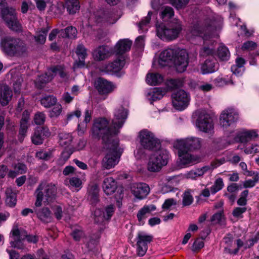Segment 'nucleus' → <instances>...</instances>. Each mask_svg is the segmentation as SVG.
<instances>
[{"mask_svg": "<svg viewBox=\"0 0 259 259\" xmlns=\"http://www.w3.org/2000/svg\"><path fill=\"white\" fill-rule=\"evenodd\" d=\"M13 240L10 242L11 246L19 249H24L25 246L22 242L26 236V232L22 229L14 227L11 231Z\"/></svg>", "mask_w": 259, "mask_h": 259, "instance_id": "obj_17", "label": "nucleus"}, {"mask_svg": "<svg viewBox=\"0 0 259 259\" xmlns=\"http://www.w3.org/2000/svg\"><path fill=\"white\" fill-rule=\"evenodd\" d=\"M217 55L218 58L222 61L228 60L230 56L228 49L224 45H221L218 48Z\"/></svg>", "mask_w": 259, "mask_h": 259, "instance_id": "obj_41", "label": "nucleus"}, {"mask_svg": "<svg viewBox=\"0 0 259 259\" xmlns=\"http://www.w3.org/2000/svg\"><path fill=\"white\" fill-rule=\"evenodd\" d=\"M75 52L79 60L76 63L74 67H81L84 66V60L87 56L86 49L82 45H78L77 46Z\"/></svg>", "mask_w": 259, "mask_h": 259, "instance_id": "obj_32", "label": "nucleus"}, {"mask_svg": "<svg viewBox=\"0 0 259 259\" xmlns=\"http://www.w3.org/2000/svg\"><path fill=\"white\" fill-rule=\"evenodd\" d=\"M57 99L53 96H47L41 98V104L45 108H50L55 105Z\"/></svg>", "mask_w": 259, "mask_h": 259, "instance_id": "obj_42", "label": "nucleus"}, {"mask_svg": "<svg viewBox=\"0 0 259 259\" xmlns=\"http://www.w3.org/2000/svg\"><path fill=\"white\" fill-rule=\"evenodd\" d=\"M117 57L113 62L108 63L104 66L102 71L110 72H118L124 66L127 58L126 55H117Z\"/></svg>", "mask_w": 259, "mask_h": 259, "instance_id": "obj_16", "label": "nucleus"}, {"mask_svg": "<svg viewBox=\"0 0 259 259\" xmlns=\"http://www.w3.org/2000/svg\"><path fill=\"white\" fill-rule=\"evenodd\" d=\"M163 81L162 76L159 73H148L146 77V82L150 85H156Z\"/></svg>", "mask_w": 259, "mask_h": 259, "instance_id": "obj_37", "label": "nucleus"}, {"mask_svg": "<svg viewBox=\"0 0 259 259\" xmlns=\"http://www.w3.org/2000/svg\"><path fill=\"white\" fill-rule=\"evenodd\" d=\"M182 30L180 21L175 19L170 23L156 25V35L163 41H169L177 39Z\"/></svg>", "mask_w": 259, "mask_h": 259, "instance_id": "obj_3", "label": "nucleus"}, {"mask_svg": "<svg viewBox=\"0 0 259 259\" xmlns=\"http://www.w3.org/2000/svg\"><path fill=\"white\" fill-rule=\"evenodd\" d=\"M214 50L212 48L208 47H204L202 48L199 52L200 56L201 57H206L208 56L209 57H212V55L213 54Z\"/></svg>", "mask_w": 259, "mask_h": 259, "instance_id": "obj_54", "label": "nucleus"}, {"mask_svg": "<svg viewBox=\"0 0 259 259\" xmlns=\"http://www.w3.org/2000/svg\"><path fill=\"white\" fill-rule=\"evenodd\" d=\"M216 24L213 17L201 19L193 25L190 33L192 36L200 37L206 40L216 29Z\"/></svg>", "mask_w": 259, "mask_h": 259, "instance_id": "obj_4", "label": "nucleus"}, {"mask_svg": "<svg viewBox=\"0 0 259 259\" xmlns=\"http://www.w3.org/2000/svg\"><path fill=\"white\" fill-rule=\"evenodd\" d=\"M28 127V122L25 121L24 120H21L19 135L24 137L26 135Z\"/></svg>", "mask_w": 259, "mask_h": 259, "instance_id": "obj_59", "label": "nucleus"}, {"mask_svg": "<svg viewBox=\"0 0 259 259\" xmlns=\"http://www.w3.org/2000/svg\"><path fill=\"white\" fill-rule=\"evenodd\" d=\"M119 18L115 13H108L105 14L104 20L109 24H113L117 21Z\"/></svg>", "mask_w": 259, "mask_h": 259, "instance_id": "obj_52", "label": "nucleus"}, {"mask_svg": "<svg viewBox=\"0 0 259 259\" xmlns=\"http://www.w3.org/2000/svg\"><path fill=\"white\" fill-rule=\"evenodd\" d=\"M62 110L61 105H56L50 112V116L51 117H57L60 115Z\"/></svg>", "mask_w": 259, "mask_h": 259, "instance_id": "obj_62", "label": "nucleus"}, {"mask_svg": "<svg viewBox=\"0 0 259 259\" xmlns=\"http://www.w3.org/2000/svg\"><path fill=\"white\" fill-rule=\"evenodd\" d=\"M156 209V206L151 204L149 205H145L141 208L137 215L138 220L139 222L142 221L143 219L147 217V215L150 213L152 211Z\"/></svg>", "mask_w": 259, "mask_h": 259, "instance_id": "obj_35", "label": "nucleus"}, {"mask_svg": "<svg viewBox=\"0 0 259 259\" xmlns=\"http://www.w3.org/2000/svg\"><path fill=\"white\" fill-rule=\"evenodd\" d=\"M95 221L96 223H100L105 220L104 212L99 208L96 209L94 211Z\"/></svg>", "mask_w": 259, "mask_h": 259, "instance_id": "obj_58", "label": "nucleus"}, {"mask_svg": "<svg viewBox=\"0 0 259 259\" xmlns=\"http://www.w3.org/2000/svg\"><path fill=\"white\" fill-rule=\"evenodd\" d=\"M57 71V67H54L51 68L47 73H45V74H42L39 76L36 81L37 84L38 83L40 84L38 85V87L41 88L43 87L44 84H45L47 82H48L50 81H51L53 78V73H56Z\"/></svg>", "mask_w": 259, "mask_h": 259, "instance_id": "obj_31", "label": "nucleus"}, {"mask_svg": "<svg viewBox=\"0 0 259 259\" xmlns=\"http://www.w3.org/2000/svg\"><path fill=\"white\" fill-rule=\"evenodd\" d=\"M117 183L112 177L106 178L104 179L103 189L107 195L113 194L117 189Z\"/></svg>", "mask_w": 259, "mask_h": 259, "instance_id": "obj_29", "label": "nucleus"}, {"mask_svg": "<svg viewBox=\"0 0 259 259\" xmlns=\"http://www.w3.org/2000/svg\"><path fill=\"white\" fill-rule=\"evenodd\" d=\"M190 189L185 191L183 195V205L185 206L191 205L193 202V197Z\"/></svg>", "mask_w": 259, "mask_h": 259, "instance_id": "obj_47", "label": "nucleus"}, {"mask_svg": "<svg viewBox=\"0 0 259 259\" xmlns=\"http://www.w3.org/2000/svg\"><path fill=\"white\" fill-rule=\"evenodd\" d=\"M224 183L222 178L217 179L214 184L210 188V192L214 194L220 191L224 187Z\"/></svg>", "mask_w": 259, "mask_h": 259, "instance_id": "obj_50", "label": "nucleus"}, {"mask_svg": "<svg viewBox=\"0 0 259 259\" xmlns=\"http://www.w3.org/2000/svg\"><path fill=\"white\" fill-rule=\"evenodd\" d=\"M6 203L10 207H14L17 202L16 194L13 192L11 188H8L6 190Z\"/></svg>", "mask_w": 259, "mask_h": 259, "instance_id": "obj_36", "label": "nucleus"}, {"mask_svg": "<svg viewBox=\"0 0 259 259\" xmlns=\"http://www.w3.org/2000/svg\"><path fill=\"white\" fill-rule=\"evenodd\" d=\"M99 187L98 185L93 184L88 187L89 199L93 204H96L99 201Z\"/></svg>", "mask_w": 259, "mask_h": 259, "instance_id": "obj_34", "label": "nucleus"}, {"mask_svg": "<svg viewBox=\"0 0 259 259\" xmlns=\"http://www.w3.org/2000/svg\"><path fill=\"white\" fill-rule=\"evenodd\" d=\"M115 211V207L113 205H109L107 206L104 211L105 220H109L111 219Z\"/></svg>", "mask_w": 259, "mask_h": 259, "instance_id": "obj_56", "label": "nucleus"}, {"mask_svg": "<svg viewBox=\"0 0 259 259\" xmlns=\"http://www.w3.org/2000/svg\"><path fill=\"white\" fill-rule=\"evenodd\" d=\"M174 15L173 9L169 6H163L160 8L159 16L163 21H167Z\"/></svg>", "mask_w": 259, "mask_h": 259, "instance_id": "obj_38", "label": "nucleus"}, {"mask_svg": "<svg viewBox=\"0 0 259 259\" xmlns=\"http://www.w3.org/2000/svg\"><path fill=\"white\" fill-rule=\"evenodd\" d=\"M173 106L177 110H182L189 105L190 96L187 92L183 90H179L171 95Z\"/></svg>", "mask_w": 259, "mask_h": 259, "instance_id": "obj_11", "label": "nucleus"}, {"mask_svg": "<svg viewBox=\"0 0 259 259\" xmlns=\"http://www.w3.org/2000/svg\"><path fill=\"white\" fill-rule=\"evenodd\" d=\"M66 8L69 14H74L77 12L80 5L78 0H66Z\"/></svg>", "mask_w": 259, "mask_h": 259, "instance_id": "obj_39", "label": "nucleus"}, {"mask_svg": "<svg viewBox=\"0 0 259 259\" xmlns=\"http://www.w3.org/2000/svg\"><path fill=\"white\" fill-rule=\"evenodd\" d=\"M244 152L246 154L258 153L259 152V145L256 144L252 145L248 147L245 148L244 150Z\"/></svg>", "mask_w": 259, "mask_h": 259, "instance_id": "obj_63", "label": "nucleus"}, {"mask_svg": "<svg viewBox=\"0 0 259 259\" xmlns=\"http://www.w3.org/2000/svg\"><path fill=\"white\" fill-rule=\"evenodd\" d=\"M65 184L76 188L78 191L82 188V183L79 178L76 177H72L69 179H66Z\"/></svg>", "mask_w": 259, "mask_h": 259, "instance_id": "obj_40", "label": "nucleus"}, {"mask_svg": "<svg viewBox=\"0 0 259 259\" xmlns=\"http://www.w3.org/2000/svg\"><path fill=\"white\" fill-rule=\"evenodd\" d=\"M221 163L214 162L212 163L211 167H210L209 166H205L201 168H198L194 170H191L187 174V178L191 179H196L198 177L203 176L207 171L217 167Z\"/></svg>", "mask_w": 259, "mask_h": 259, "instance_id": "obj_27", "label": "nucleus"}, {"mask_svg": "<svg viewBox=\"0 0 259 259\" xmlns=\"http://www.w3.org/2000/svg\"><path fill=\"white\" fill-rule=\"evenodd\" d=\"M71 235L76 241H79L85 236L84 233L80 227L74 228L72 229Z\"/></svg>", "mask_w": 259, "mask_h": 259, "instance_id": "obj_46", "label": "nucleus"}, {"mask_svg": "<svg viewBox=\"0 0 259 259\" xmlns=\"http://www.w3.org/2000/svg\"><path fill=\"white\" fill-rule=\"evenodd\" d=\"M77 34L76 29L72 26L67 27L64 30L61 31V35L62 37L75 38Z\"/></svg>", "mask_w": 259, "mask_h": 259, "instance_id": "obj_43", "label": "nucleus"}, {"mask_svg": "<svg viewBox=\"0 0 259 259\" xmlns=\"http://www.w3.org/2000/svg\"><path fill=\"white\" fill-rule=\"evenodd\" d=\"M166 90L160 88H154L150 89L146 94L147 99L152 104L153 102L160 100L165 94Z\"/></svg>", "mask_w": 259, "mask_h": 259, "instance_id": "obj_28", "label": "nucleus"}, {"mask_svg": "<svg viewBox=\"0 0 259 259\" xmlns=\"http://www.w3.org/2000/svg\"><path fill=\"white\" fill-rule=\"evenodd\" d=\"M258 134L255 130L244 131L238 135L239 140L241 143H246L257 137Z\"/></svg>", "mask_w": 259, "mask_h": 259, "instance_id": "obj_33", "label": "nucleus"}, {"mask_svg": "<svg viewBox=\"0 0 259 259\" xmlns=\"http://www.w3.org/2000/svg\"><path fill=\"white\" fill-rule=\"evenodd\" d=\"M152 14V12H149L147 16L144 17L138 24V27L139 28V30L141 31V32H145L147 31L148 27L147 26L150 22L151 19V16Z\"/></svg>", "mask_w": 259, "mask_h": 259, "instance_id": "obj_44", "label": "nucleus"}, {"mask_svg": "<svg viewBox=\"0 0 259 259\" xmlns=\"http://www.w3.org/2000/svg\"><path fill=\"white\" fill-rule=\"evenodd\" d=\"M132 45V41L127 38L119 40L114 48V52L116 55H125L129 51Z\"/></svg>", "mask_w": 259, "mask_h": 259, "instance_id": "obj_21", "label": "nucleus"}, {"mask_svg": "<svg viewBox=\"0 0 259 259\" xmlns=\"http://www.w3.org/2000/svg\"><path fill=\"white\" fill-rule=\"evenodd\" d=\"M48 30L45 28L42 29L34 36L35 41L39 44H43L46 40V36Z\"/></svg>", "mask_w": 259, "mask_h": 259, "instance_id": "obj_49", "label": "nucleus"}, {"mask_svg": "<svg viewBox=\"0 0 259 259\" xmlns=\"http://www.w3.org/2000/svg\"><path fill=\"white\" fill-rule=\"evenodd\" d=\"M112 54V51L107 46H100L93 53V56L96 61H103L109 58Z\"/></svg>", "mask_w": 259, "mask_h": 259, "instance_id": "obj_22", "label": "nucleus"}, {"mask_svg": "<svg viewBox=\"0 0 259 259\" xmlns=\"http://www.w3.org/2000/svg\"><path fill=\"white\" fill-rule=\"evenodd\" d=\"M46 115L43 112H38L35 113L34 121L37 125H42L46 121Z\"/></svg>", "mask_w": 259, "mask_h": 259, "instance_id": "obj_53", "label": "nucleus"}, {"mask_svg": "<svg viewBox=\"0 0 259 259\" xmlns=\"http://www.w3.org/2000/svg\"><path fill=\"white\" fill-rule=\"evenodd\" d=\"M188 60L189 55L186 49L170 46L161 52L158 63L159 65L164 66L168 63H172L178 72H183L188 65Z\"/></svg>", "mask_w": 259, "mask_h": 259, "instance_id": "obj_1", "label": "nucleus"}, {"mask_svg": "<svg viewBox=\"0 0 259 259\" xmlns=\"http://www.w3.org/2000/svg\"><path fill=\"white\" fill-rule=\"evenodd\" d=\"M34 212L36 213L37 217L42 222L48 223L52 221L51 213L49 209L47 207H44L41 209H38L35 206Z\"/></svg>", "mask_w": 259, "mask_h": 259, "instance_id": "obj_30", "label": "nucleus"}, {"mask_svg": "<svg viewBox=\"0 0 259 259\" xmlns=\"http://www.w3.org/2000/svg\"><path fill=\"white\" fill-rule=\"evenodd\" d=\"M13 50L11 56H22L27 54L28 47L24 40L16 38Z\"/></svg>", "mask_w": 259, "mask_h": 259, "instance_id": "obj_25", "label": "nucleus"}, {"mask_svg": "<svg viewBox=\"0 0 259 259\" xmlns=\"http://www.w3.org/2000/svg\"><path fill=\"white\" fill-rule=\"evenodd\" d=\"M169 153L165 150H161L152 155L147 163V168L151 172H157L162 166L167 163Z\"/></svg>", "mask_w": 259, "mask_h": 259, "instance_id": "obj_8", "label": "nucleus"}, {"mask_svg": "<svg viewBox=\"0 0 259 259\" xmlns=\"http://www.w3.org/2000/svg\"><path fill=\"white\" fill-rule=\"evenodd\" d=\"M127 117V111L122 106L117 108L114 112V117L112 120L113 125L118 130L121 128Z\"/></svg>", "mask_w": 259, "mask_h": 259, "instance_id": "obj_19", "label": "nucleus"}, {"mask_svg": "<svg viewBox=\"0 0 259 259\" xmlns=\"http://www.w3.org/2000/svg\"><path fill=\"white\" fill-rule=\"evenodd\" d=\"M257 47V44L252 41H247L244 42L242 46L241 49L243 51H252Z\"/></svg>", "mask_w": 259, "mask_h": 259, "instance_id": "obj_57", "label": "nucleus"}, {"mask_svg": "<svg viewBox=\"0 0 259 259\" xmlns=\"http://www.w3.org/2000/svg\"><path fill=\"white\" fill-rule=\"evenodd\" d=\"M13 92L11 88L7 84H2L0 87V103L3 106L8 104L11 100Z\"/></svg>", "mask_w": 259, "mask_h": 259, "instance_id": "obj_24", "label": "nucleus"}, {"mask_svg": "<svg viewBox=\"0 0 259 259\" xmlns=\"http://www.w3.org/2000/svg\"><path fill=\"white\" fill-rule=\"evenodd\" d=\"M238 119V113L233 108H228L224 110L220 117V124L224 128H227Z\"/></svg>", "mask_w": 259, "mask_h": 259, "instance_id": "obj_13", "label": "nucleus"}, {"mask_svg": "<svg viewBox=\"0 0 259 259\" xmlns=\"http://www.w3.org/2000/svg\"><path fill=\"white\" fill-rule=\"evenodd\" d=\"M131 191L133 194L138 199L145 198L150 192L148 185L145 183L134 184L131 187Z\"/></svg>", "mask_w": 259, "mask_h": 259, "instance_id": "obj_20", "label": "nucleus"}, {"mask_svg": "<svg viewBox=\"0 0 259 259\" xmlns=\"http://www.w3.org/2000/svg\"><path fill=\"white\" fill-rule=\"evenodd\" d=\"M259 181V172H256L254 176L253 179H249L245 180L243 183L244 188H252L255 186L256 183Z\"/></svg>", "mask_w": 259, "mask_h": 259, "instance_id": "obj_51", "label": "nucleus"}, {"mask_svg": "<svg viewBox=\"0 0 259 259\" xmlns=\"http://www.w3.org/2000/svg\"><path fill=\"white\" fill-rule=\"evenodd\" d=\"M174 144L190 151L200 149L201 146V141L199 138L190 137L177 140Z\"/></svg>", "mask_w": 259, "mask_h": 259, "instance_id": "obj_14", "label": "nucleus"}, {"mask_svg": "<svg viewBox=\"0 0 259 259\" xmlns=\"http://www.w3.org/2000/svg\"><path fill=\"white\" fill-rule=\"evenodd\" d=\"M197 119L196 126L199 131L206 133L211 134L213 132V123L209 114L205 111H199L197 113Z\"/></svg>", "mask_w": 259, "mask_h": 259, "instance_id": "obj_9", "label": "nucleus"}, {"mask_svg": "<svg viewBox=\"0 0 259 259\" xmlns=\"http://www.w3.org/2000/svg\"><path fill=\"white\" fill-rule=\"evenodd\" d=\"M5 3V0H0V10L3 19L11 30L15 31L21 30V26L17 20L15 10L12 8H4Z\"/></svg>", "mask_w": 259, "mask_h": 259, "instance_id": "obj_7", "label": "nucleus"}, {"mask_svg": "<svg viewBox=\"0 0 259 259\" xmlns=\"http://www.w3.org/2000/svg\"><path fill=\"white\" fill-rule=\"evenodd\" d=\"M174 147L178 150V154L180 163L183 165H192L200 161V157L196 155H193L190 153V151L182 147L174 144Z\"/></svg>", "mask_w": 259, "mask_h": 259, "instance_id": "obj_12", "label": "nucleus"}, {"mask_svg": "<svg viewBox=\"0 0 259 259\" xmlns=\"http://www.w3.org/2000/svg\"><path fill=\"white\" fill-rule=\"evenodd\" d=\"M219 65L213 57H209L202 64L201 70L203 74L210 73L215 72L218 69Z\"/></svg>", "mask_w": 259, "mask_h": 259, "instance_id": "obj_26", "label": "nucleus"}, {"mask_svg": "<svg viewBox=\"0 0 259 259\" xmlns=\"http://www.w3.org/2000/svg\"><path fill=\"white\" fill-rule=\"evenodd\" d=\"M177 204V201L175 199L173 198H169L166 199L162 204V207L164 209H168L171 206L173 205H176Z\"/></svg>", "mask_w": 259, "mask_h": 259, "instance_id": "obj_64", "label": "nucleus"}, {"mask_svg": "<svg viewBox=\"0 0 259 259\" xmlns=\"http://www.w3.org/2000/svg\"><path fill=\"white\" fill-rule=\"evenodd\" d=\"M170 3L177 8H182L189 3V0H169Z\"/></svg>", "mask_w": 259, "mask_h": 259, "instance_id": "obj_61", "label": "nucleus"}, {"mask_svg": "<svg viewBox=\"0 0 259 259\" xmlns=\"http://www.w3.org/2000/svg\"><path fill=\"white\" fill-rule=\"evenodd\" d=\"M81 115V111L79 109H76L75 110L68 113L66 116L67 122L71 120L74 117H76L78 118Z\"/></svg>", "mask_w": 259, "mask_h": 259, "instance_id": "obj_60", "label": "nucleus"}, {"mask_svg": "<svg viewBox=\"0 0 259 259\" xmlns=\"http://www.w3.org/2000/svg\"><path fill=\"white\" fill-rule=\"evenodd\" d=\"M95 87L100 95H108L115 88L112 82L102 77H99L96 80Z\"/></svg>", "mask_w": 259, "mask_h": 259, "instance_id": "obj_18", "label": "nucleus"}, {"mask_svg": "<svg viewBox=\"0 0 259 259\" xmlns=\"http://www.w3.org/2000/svg\"><path fill=\"white\" fill-rule=\"evenodd\" d=\"M57 188L52 183L46 182L40 183L35 191L36 201L35 206L39 207L42 205V201L49 203L53 201L56 195Z\"/></svg>", "mask_w": 259, "mask_h": 259, "instance_id": "obj_5", "label": "nucleus"}, {"mask_svg": "<svg viewBox=\"0 0 259 259\" xmlns=\"http://www.w3.org/2000/svg\"><path fill=\"white\" fill-rule=\"evenodd\" d=\"M153 239V236L147 235L144 232L138 233L137 242V251L139 256H143L147 250V244L149 243Z\"/></svg>", "mask_w": 259, "mask_h": 259, "instance_id": "obj_15", "label": "nucleus"}, {"mask_svg": "<svg viewBox=\"0 0 259 259\" xmlns=\"http://www.w3.org/2000/svg\"><path fill=\"white\" fill-rule=\"evenodd\" d=\"M16 37L10 36H6L1 40L0 46L2 51L9 55H12L14 45H15Z\"/></svg>", "mask_w": 259, "mask_h": 259, "instance_id": "obj_23", "label": "nucleus"}, {"mask_svg": "<svg viewBox=\"0 0 259 259\" xmlns=\"http://www.w3.org/2000/svg\"><path fill=\"white\" fill-rule=\"evenodd\" d=\"M118 147V140H112V142L105 144L104 148L108 151L102 161V165L104 168L109 169L118 163L120 154L117 152Z\"/></svg>", "mask_w": 259, "mask_h": 259, "instance_id": "obj_6", "label": "nucleus"}, {"mask_svg": "<svg viewBox=\"0 0 259 259\" xmlns=\"http://www.w3.org/2000/svg\"><path fill=\"white\" fill-rule=\"evenodd\" d=\"M59 143L62 146H68L72 142L71 135L68 133H61L59 134Z\"/></svg>", "mask_w": 259, "mask_h": 259, "instance_id": "obj_45", "label": "nucleus"}, {"mask_svg": "<svg viewBox=\"0 0 259 259\" xmlns=\"http://www.w3.org/2000/svg\"><path fill=\"white\" fill-rule=\"evenodd\" d=\"M139 138L141 146L145 149L155 150L159 147V140L147 130H142L139 134Z\"/></svg>", "mask_w": 259, "mask_h": 259, "instance_id": "obj_10", "label": "nucleus"}, {"mask_svg": "<svg viewBox=\"0 0 259 259\" xmlns=\"http://www.w3.org/2000/svg\"><path fill=\"white\" fill-rule=\"evenodd\" d=\"M168 85L170 88H178L183 85V81L181 79H171L168 81Z\"/></svg>", "mask_w": 259, "mask_h": 259, "instance_id": "obj_55", "label": "nucleus"}, {"mask_svg": "<svg viewBox=\"0 0 259 259\" xmlns=\"http://www.w3.org/2000/svg\"><path fill=\"white\" fill-rule=\"evenodd\" d=\"M44 138L39 129L36 128L31 137L32 142L35 145L41 144L43 143Z\"/></svg>", "mask_w": 259, "mask_h": 259, "instance_id": "obj_48", "label": "nucleus"}, {"mask_svg": "<svg viewBox=\"0 0 259 259\" xmlns=\"http://www.w3.org/2000/svg\"><path fill=\"white\" fill-rule=\"evenodd\" d=\"M117 128L113 126L112 128L109 121L105 118H99L94 120L92 127V133L94 137L102 138L105 144L112 142V140H117L114 136L118 133Z\"/></svg>", "mask_w": 259, "mask_h": 259, "instance_id": "obj_2", "label": "nucleus"}]
</instances>
